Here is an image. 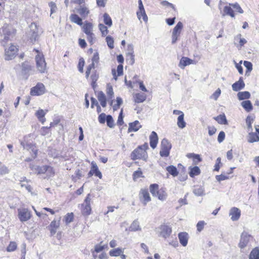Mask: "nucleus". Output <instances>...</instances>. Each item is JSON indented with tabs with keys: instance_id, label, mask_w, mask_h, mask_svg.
I'll use <instances>...</instances> for the list:
<instances>
[{
	"instance_id": "f257e3e1",
	"label": "nucleus",
	"mask_w": 259,
	"mask_h": 259,
	"mask_svg": "<svg viewBox=\"0 0 259 259\" xmlns=\"http://www.w3.org/2000/svg\"><path fill=\"white\" fill-rule=\"evenodd\" d=\"M30 137V135L25 136L24 140L20 142L21 146L24 149H26L27 151H30V153L32 156V158H27L25 159L26 161H30L32 160V159H34L37 156V149H36L35 144L27 141L28 138Z\"/></svg>"
},
{
	"instance_id": "f03ea898",
	"label": "nucleus",
	"mask_w": 259,
	"mask_h": 259,
	"mask_svg": "<svg viewBox=\"0 0 259 259\" xmlns=\"http://www.w3.org/2000/svg\"><path fill=\"white\" fill-rule=\"evenodd\" d=\"M14 32V30L11 27L7 24H5L4 26L0 28V34L2 36L4 35V38L1 40V45L5 47L10 40V36Z\"/></svg>"
},
{
	"instance_id": "7ed1b4c3",
	"label": "nucleus",
	"mask_w": 259,
	"mask_h": 259,
	"mask_svg": "<svg viewBox=\"0 0 259 259\" xmlns=\"http://www.w3.org/2000/svg\"><path fill=\"white\" fill-rule=\"evenodd\" d=\"M34 51L37 53V55L35 56V61L37 69L40 73H44L46 70L47 64L44 56L39 52L38 50L34 49Z\"/></svg>"
},
{
	"instance_id": "20e7f679",
	"label": "nucleus",
	"mask_w": 259,
	"mask_h": 259,
	"mask_svg": "<svg viewBox=\"0 0 259 259\" xmlns=\"http://www.w3.org/2000/svg\"><path fill=\"white\" fill-rule=\"evenodd\" d=\"M92 200V195L89 193L88 194L83 203L81 204V212L83 215H89L91 214L92 208L91 202Z\"/></svg>"
},
{
	"instance_id": "39448f33",
	"label": "nucleus",
	"mask_w": 259,
	"mask_h": 259,
	"mask_svg": "<svg viewBox=\"0 0 259 259\" xmlns=\"http://www.w3.org/2000/svg\"><path fill=\"white\" fill-rule=\"evenodd\" d=\"M252 238L253 237L251 235L245 231H243L240 235L238 247L241 249H244L248 245Z\"/></svg>"
},
{
	"instance_id": "423d86ee",
	"label": "nucleus",
	"mask_w": 259,
	"mask_h": 259,
	"mask_svg": "<svg viewBox=\"0 0 259 259\" xmlns=\"http://www.w3.org/2000/svg\"><path fill=\"white\" fill-rule=\"evenodd\" d=\"M171 148V144L166 139H163L161 142V149L159 152L161 157H167L169 155L170 150Z\"/></svg>"
},
{
	"instance_id": "0eeeda50",
	"label": "nucleus",
	"mask_w": 259,
	"mask_h": 259,
	"mask_svg": "<svg viewBox=\"0 0 259 259\" xmlns=\"http://www.w3.org/2000/svg\"><path fill=\"white\" fill-rule=\"evenodd\" d=\"M131 156V159L134 160L138 159H142L146 161L147 158V154L146 151L138 147L132 152Z\"/></svg>"
},
{
	"instance_id": "6e6552de",
	"label": "nucleus",
	"mask_w": 259,
	"mask_h": 259,
	"mask_svg": "<svg viewBox=\"0 0 259 259\" xmlns=\"http://www.w3.org/2000/svg\"><path fill=\"white\" fill-rule=\"evenodd\" d=\"M30 41L33 44L38 38V28L35 23H32L30 25V32L28 33Z\"/></svg>"
},
{
	"instance_id": "1a4fd4ad",
	"label": "nucleus",
	"mask_w": 259,
	"mask_h": 259,
	"mask_svg": "<svg viewBox=\"0 0 259 259\" xmlns=\"http://www.w3.org/2000/svg\"><path fill=\"white\" fill-rule=\"evenodd\" d=\"M158 236L165 239L167 238L170 235L172 230L170 227L167 225H161L158 228Z\"/></svg>"
},
{
	"instance_id": "9d476101",
	"label": "nucleus",
	"mask_w": 259,
	"mask_h": 259,
	"mask_svg": "<svg viewBox=\"0 0 259 259\" xmlns=\"http://www.w3.org/2000/svg\"><path fill=\"white\" fill-rule=\"evenodd\" d=\"M18 216L20 221L22 222H26L31 218L30 212L27 208L18 209Z\"/></svg>"
},
{
	"instance_id": "9b49d317",
	"label": "nucleus",
	"mask_w": 259,
	"mask_h": 259,
	"mask_svg": "<svg viewBox=\"0 0 259 259\" xmlns=\"http://www.w3.org/2000/svg\"><path fill=\"white\" fill-rule=\"evenodd\" d=\"M18 49L14 45H11L8 49H5V59L10 60L16 56Z\"/></svg>"
},
{
	"instance_id": "f8f14e48",
	"label": "nucleus",
	"mask_w": 259,
	"mask_h": 259,
	"mask_svg": "<svg viewBox=\"0 0 259 259\" xmlns=\"http://www.w3.org/2000/svg\"><path fill=\"white\" fill-rule=\"evenodd\" d=\"M45 92V85L41 83H38L31 89L30 94L32 96H39L44 94Z\"/></svg>"
},
{
	"instance_id": "ddd939ff",
	"label": "nucleus",
	"mask_w": 259,
	"mask_h": 259,
	"mask_svg": "<svg viewBox=\"0 0 259 259\" xmlns=\"http://www.w3.org/2000/svg\"><path fill=\"white\" fill-rule=\"evenodd\" d=\"M138 3L139 11L137 12V17L140 20L142 16L143 20L146 22L148 21V17L146 14L142 0H139Z\"/></svg>"
},
{
	"instance_id": "4468645a",
	"label": "nucleus",
	"mask_w": 259,
	"mask_h": 259,
	"mask_svg": "<svg viewBox=\"0 0 259 259\" xmlns=\"http://www.w3.org/2000/svg\"><path fill=\"white\" fill-rule=\"evenodd\" d=\"M139 198L140 200L143 203L144 206L151 200L149 193L148 190L142 189L139 193Z\"/></svg>"
},
{
	"instance_id": "2eb2a0df",
	"label": "nucleus",
	"mask_w": 259,
	"mask_h": 259,
	"mask_svg": "<svg viewBox=\"0 0 259 259\" xmlns=\"http://www.w3.org/2000/svg\"><path fill=\"white\" fill-rule=\"evenodd\" d=\"M91 165V169L88 175V177H91L94 174L96 177H98L100 179H101L102 177V175L101 172L99 170L97 164L94 162H92Z\"/></svg>"
},
{
	"instance_id": "dca6fc26",
	"label": "nucleus",
	"mask_w": 259,
	"mask_h": 259,
	"mask_svg": "<svg viewBox=\"0 0 259 259\" xmlns=\"http://www.w3.org/2000/svg\"><path fill=\"white\" fill-rule=\"evenodd\" d=\"M241 215L240 210L235 207L231 208L229 212V215L233 221H236L239 220Z\"/></svg>"
},
{
	"instance_id": "f3484780",
	"label": "nucleus",
	"mask_w": 259,
	"mask_h": 259,
	"mask_svg": "<svg viewBox=\"0 0 259 259\" xmlns=\"http://www.w3.org/2000/svg\"><path fill=\"white\" fill-rule=\"evenodd\" d=\"M234 40V44L239 50H241L242 47L247 43V40L245 38H241V34H238L235 36Z\"/></svg>"
},
{
	"instance_id": "a211bd4d",
	"label": "nucleus",
	"mask_w": 259,
	"mask_h": 259,
	"mask_svg": "<svg viewBox=\"0 0 259 259\" xmlns=\"http://www.w3.org/2000/svg\"><path fill=\"white\" fill-rule=\"evenodd\" d=\"M232 87L233 90L235 92L243 89L245 87V83L243 80V78L240 77L238 81L232 84Z\"/></svg>"
},
{
	"instance_id": "6ab92c4d",
	"label": "nucleus",
	"mask_w": 259,
	"mask_h": 259,
	"mask_svg": "<svg viewBox=\"0 0 259 259\" xmlns=\"http://www.w3.org/2000/svg\"><path fill=\"white\" fill-rule=\"evenodd\" d=\"M149 139L151 147L153 149H155L157 146L158 141V138L156 133L153 131L149 137Z\"/></svg>"
},
{
	"instance_id": "aec40b11",
	"label": "nucleus",
	"mask_w": 259,
	"mask_h": 259,
	"mask_svg": "<svg viewBox=\"0 0 259 259\" xmlns=\"http://www.w3.org/2000/svg\"><path fill=\"white\" fill-rule=\"evenodd\" d=\"M60 226V220L56 221L55 220L53 221L50 225L49 226V229L50 231L51 236L55 235L57 232V230Z\"/></svg>"
},
{
	"instance_id": "412c9836",
	"label": "nucleus",
	"mask_w": 259,
	"mask_h": 259,
	"mask_svg": "<svg viewBox=\"0 0 259 259\" xmlns=\"http://www.w3.org/2000/svg\"><path fill=\"white\" fill-rule=\"evenodd\" d=\"M178 237L180 243L183 246H186L188 244V234L186 232H181L178 234Z\"/></svg>"
},
{
	"instance_id": "4be33fe9",
	"label": "nucleus",
	"mask_w": 259,
	"mask_h": 259,
	"mask_svg": "<svg viewBox=\"0 0 259 259\" xmlns=\"http://www.w3.org/2000/svg\"><path fill=\"white\" fill-rule=\"evenodd\" d=\"M141 125L138 120H136L133 122L129 123V126L128 128V132L131 133L133 132L138 131L141 127Z\"/></svg>"
},
{
	"instance_id": "5701e85b",
	"label": "nucleus",
	"mask_w": 259,
	"mask_h": 259,
	"mask_svg": "<svg viewBox=\"0 0 259 259\" xmlns=\"http://www.w3.org/2000/svg\"><path fill=\"white\" fill-rule=\"evenodd\" d=\"M193 193L197 196H202L205 194L204 187L201 186H194Z\"/></svg>"
},
{
	"instance_id": "b1692460",
	"label": "nucleus",
	"mask_w": 259,
	"mask_h": 259,
	"mask_svg": "<svg viewBox=\"0 0 259 259\" xmlns=\"http://www.w3.org/2000/svg\"><path fill=\"white\" fill-rule=\"evenodd\" d=\"M77 12L83 18H85L90 13V11L88 8L83 6H80V7L77 10Z\"/></svg>"
},
{
	"instance_id": "393cba45",
	"label": "nucleus",
	"mask_w": 259,
	"mask_h": 259,
	"mask_svg": "<svg viewBox=\"0 0 259 259\" xmlns=\"http://www.w3.org/2000/svg\"><path fill=\"white\" fill-rule=\"evenodd\" d=\"M248 133L247 141L249 143H252L259 141V137L256 133H253L252 131Z\"/></svg>"
},
{
	"instance_id": "a878e982",
	"label": "nucleus",
	"mask_w": 259,
	"mask_h": 259,
	"mask_svg": "<svg viewBox=\"0 0 259 259\" xmlns=\"http://www.w3.org/2000/svg\"><path fill=\"white\" fill-rule=\"evenodd\" d=\"M192 61L190 58L183 57L181 58L179 66L181 68H184L185 66L191 64Z\"/></svg>"
},
{
	"instance_id": "bb28decb",
	"label": "nucleus",
	"mask_w": 259,
	"mask_h": 259,
	"mask_svg": "<svg viewBox=\"0 0 259 259\" xmlns=\"http://www.w3.org/2000/svg\"><path fill=\"white\" fill-rule=\"evenodd\" d=\"M97 98L101 106L103 107H105L106 106V98L104 93L102 91L99 92L98 94Z\"/></svg>"
},
{
	"instance_id": "cd10ccee",
	"label": "nucleus",
	"mask_w": 259,
	"mask_h": 259,
	"mask_svg": "<svg viewBox=\"0 0 259 259\" xmlns=\"http://www.w3.org/2000/svg\"><path fill=\"white\" fill-rule=\"evenodd\" d=\"M241 105L245 111L248 112L251 111L253 109L251 102L249 100H245L242 102Z\"/></svg>"
},
{
	"instance_id": "c85d7f7f",
	"label": "nucleus",
	"mask_w": 259,
	"mask_h": 259,
	"mask_svg": "<svg viewBox=\"0 0 259 259\" xmlns=\"http://www.w3.org/2000/svg\"><path fill=\"white\" fill-rule=\"evenodd\" d=\"M146 99V96L144 94L137 93L134 96V100L136 103H143Z\"/></svg>"
},
{
	"instance_id": "c756f323",
	"label": "nucleus",
	"mask_w": 259,
	"mask_h": 259,
	"mask_svg": "<svg viewBox=\"0 0 259 259\" xmlns=\"http://www.w3.org/2000/svg\"><path fill=\"white\" fill-rule=\"evenodd\" d=\"M117 75H116V73L115 69H113L112 70V73L114 79L117 80V76H120L123 74V65L121 64L118 65L117 68Z\"/></svg>"
},
{
	"instance_id": "7c9ffc66",
	"label": "nucleus",
	"mask_w": 259,
	"mask_h": 259,
	"mask_svg": "<svg viewBox=\"0 0 259 259\" xmlns=\"http://www.w3.org/2000/svg\"><path fill=\"white\" fill-rule=\"evenodd\" d=\"M46 112L42 109L38 110L35 113V115L38 119V120L43 124L46 121L45 115Z\"/></svg>"
},
{
	"instance_id": "2f4dec72",
	"label": "nucleus",
	"mask_w": 259,
	"mask_h": 259,
	"mask_svg": "<svg viewBox=\"0 0 259 259\" xmlns=\"http://www.w3.org/2000/svg\"><path fill=\"white\" fill-rule=\"evenodd\" d=\"M83 32L87 35L93 33V25L91 23L85 22L83 26Z\"/></svg>"
},
{
	"instance_id": "473e14b6",
	"label": "nucleus",
	"mask_w": 259,
	"mask_h": 259,
	"mask_svg": "<svg viewBox=\"0 0 259 259\" xmlns=\"http://www.w3.org/2000/svg\"><path fill=\"white\" fill-rule=\"evenodd\" d=\"M177 125L180 128H184L186 127V123L184 121V114H181L178 117Z\"/></svg>"
},
{
	"instance_id": "72a5a7b5",
	"label": "nucleus",
	"mask_w": 259,
	"mask_h": 259,
	"mask_svg": "<svg viewBox=\"0 0 259 259\" xmlns=\"http://www.w3.org/2000/svg\"><path fill=\"white\" fill-rule=\"evenodd\" d=\"M249 259H259V248L256 247L251 251Z\"/></svg>"
},
{
	"instance_id": "f704fd0d",
	"label": "nucleus",
	"mask_w": 259,
	"mask_h": 259,
	"mask_svg": "<svg viewBox=\"0 0 259 259\" xmlns=\"http://www.w3.org/2000/svg\"><path fill=\"white\" fill-rule=\"evenodd\" d=\"M237 97L239 100L248 99L250 97V94L247 91L239 92L237 94Z\"/></svg>"
},
{
	"instance_id": "c9c22d12",
	"label": "nucleus",
	"mask_w": 259,
	"mask_h": 259,
	"mask_svg": "<svg viewBox=\"0 0 259 259\" xmlns=\"http://www.w3.org/2000/svg\"><path fill=\"white\" fill-rule=\"evenodd\" d=\"M183 27V23L179 22L173 29L172 33L180 36Z\"/></svg>"
},
{
	"instance_id": "e433bc0d",
	"label": "nucleus",
	"mask_w": 259,
	"mask_h": 259,
	"mask_svg": "<svg viewBox=\"0 0 259 259\" xmlns=\"http://www.w3.org/2000/svg\"><path fill=\"white\" fill-rule=\"evenodd\" d=\"M70 20L79 25L82 24V19L79 17L77 14H71L70 16Z\"/></svg>"
},
{
	"instance_id": "4c0bfd02",
	"label": "nucleus",
	"mask_w": 259,
	"mask_h": 259,
	"mask_svg": "<svg viewBox=\"0 0 259 259\" xmlns=\"http://www.w3.org/2000/svg\"><path fill=\"white\" fill-rule=\"evenodd\" d=\"M166 170L173 177H176L179 174L177 168L174 165H169L166 167Z\"/></svg>"
},
{
	"instance_id": "58836bf2",
	"label": "nucleus",
	"mask_w": 259,
	"mask_h": 259,
	"mask_svg": "<svg viewBox=\"0 0 259 259\" xmlns=\"http://www.w3.org/2000/svg\"><path fill=\"white\" fill-rule=\"evenodd\" d=\"M123 252V250L120 248H117L110 250L109 254L111 256H118Z\"/></svg>"
},
{
	"instance_id": "ea45409f",
	"label": "nucleus",
	"mask_w": 259,
	"mask_h": 259,
	"mask_svg": "<svg viewBox=\"0 0 259 259\" xmlns=\"http://www.w3.org/2000/svg\"><path fill=\"white\" fill-rule=\"evenodd\" d=\"M217 122L221 124H227L228 121L225 114H221L215 118Z\"/></svg>"
},
{
	"instance_id": "a19ab883",
	"label": "nucleus",
	"mask_w": 259,
	"mask_h": 259,
	"mask_svg": "<svg viewBox=\"0 0 259 259\" xmlns=\"http://www.w3.org/2000/svg\"><path fill=\"white\" fill-rule=\"evenodd\" d=\"M200 173V168L197 166H194L193 167L191 168L190 171L189 172V175L191 177L193 178L195 176H198Z\"/></svg>"
},
{
	"instance_id": "79ce46f5",
	"label": "nucleus",
	"mask_w": 259,
	"mask_h": 259,
	"mask_svg": "<svg viewBox=\"0 0 259 259\" xmlns=\"http://www.w3.org/2000/svg\"><path fill=\"white\" fill-rule=\"evenodd\" d=\"M253 118L251 117L250 116H248L246 119V123L247 125V132H252L253 131L252 127V123L253 122Z\"/></svg>"
},
{
	"instance_id": "37998d69",
	"label": "nucleus",
	"mask_w": 259,
	"mask_h": 259,
	"mask_svg": "<svg viewBox=\"0 0 259 259\" xmlns=\"http://www.w3.org/2000/svg\"><path fill=\"white\" fill-rule=\"evenodd\" d=\"M224 12L225 15L230 16L232 18L235 17L234 11L230 6H225L224 9Z\"/></svg>"
},
{
	"instance_id": "c03bdc74",
	"label": "nucleus",
	"mask_w": 259,
	"mask_h": 259,
	"mask_svg": "<svg viewBox=\"0 0 259 259\" xmlns=\"http://www.w3.org/2000/svg\"><path fill=\"white\" fill-rule=\"evenodd\" d=\"M150 191L152 194L155 196L160 191L158 190V185L156 184H153L150 186Z\"/></svg>"
},
{
	"instance_id": "a18cd8bd",
	"label": "nucleus",
	"mask_w": 259,
	"mask_h": 259,
	"mask_svg": "<svg viewBox=\"0 0 259 259\" xmlns=\"http://www.w3.org/2000/svg\"><path fill=\"white\" fill-rule=\"evenodd\" d=\"M103 19L104 23L108 25L109 27L111 26L112 25V21L111 17L107 13H105L103 15Z\"/></svg>"
},
{
	"instance_id": "49530a36",
	"label": "nucleus",
	"mask_w": 259,
	"mask_h": 259,
	"mask_svg": "<svg viewBox=\"0 0 259 259\" xmlns=\"http://www.w3.org/2000/svg\"><path fill=\"white\" fill-rule=\"evenodd\" d=\"M131 48V52H128L127 55L130 56V64L133 65L135 63V55L134 54V48L132 45H128V48Z\"/></svg>"
},
{
	"instance_id": "de8ad7c7",
	"label": "nucleus",
	"mask_w": 259,
	"mask_h": 259,
	"mask_svg": "<svg viewBox=\"0 0 259 259\" xmlns=\"http://www.w3.org/2000/svg\"><path fill=\"white\" fill-rule=\"evenodd\" d=\"M130 230L132 231H136L141 230L139 223L138 221H134L131 224Z\"/></svg>"
},
{
	"instance_id": "09e8293b",
	"label": "nucleus",
	"mask_w": 259,
	"mask_h": 259,
	"mask_svg": "<svg viewBox=\"0 0 259 259\" xmlns=\"http://www.w3.org/2000/svg\"><path fill=\"white\" fill-rule=\"evenodd\" d=\"M30 66L27 63H23L22 64V70L23 73L26 74L30 70Z\"/></svg>"
},
{
	"instance_id": "8fccbe9b",
	"label": "nucleus",
	"mask_w": 259,
	"mask_h": 259,
	"mask_svg": "<svg viewBox=\"0 0 259 259\" xmlns=\"http://www.w3.org/2000/svg\"><path fill=\"white\" fill-rule=\"evenodd\" d=\"M9 172L8 167L0 161V175H4Z\"/></svg>"
},
{
	"instance_id": "3c124183",
	"label": "nucleus",
	"mask_w": 259,
	"mask_h": 259,
	"mask_svg": "<svg viewBox=\"0 0 259 259\" xmlns=\"http://www.w3.org/2000/svg\"><path fill=\"white\" fill-rule=\"evenodd\" d=\"M106 121L107 122V125L110 128L114 127V120L111 115H108Z\"/></svg>"
},
{
	"instance_id": "603ef678",
	"label": "nucleus",
	"mask_w": 259,
	"mask_h": 259,
	"mask_svg": "<svg viewBox=\"0 0 259 259\" xmlns=\"http://www.w3.org/2000/svg\"><path fill=\"white\" fill-rule=\"evenodd\" d=\"M243 64L247 69L245 72V75H247V72H250L252 70V64L247 61H244Z\"/></svg>"
},
{
	"instance_id": "864d4df0",
	"label": "nucleus",
	"mask_w": 259,
	"mask_h": 259,
	"mask_svg": "<svg viewBox=\"0 0 259 259\" xmlns=\"http://www.w3.org/2000/svg\"><path fill=\"white\" fill-rule=\"evenodd\" d=\"M106 93L109 99H112L114 96L113 88L111 85L109 84L107 85Z\"/></svg>"
},
{
	"instance_id": "5fc2aeb1",
	"label": "nucleus",
	"mask_w": 259,
	"mask_h": 259,
	"mask_svg": "<svg viewBox=\"0 0 259 259\" xmlns=\"http://www.w3.org/2000/svg\"><path fill=\"white\" fill-rule=\"evenodd\" d=\"M106 40L108 47L110 49L114 48V40L111 36H107L106 38Z\"/></svg>"
},
{
	"instance_id": "6e6d98bb",
	"label": "nucleus",
	"mask_w": 259,
	"mask_h": 259,
	"mask_svg": "<svg viewBox=\"0 0 259 259\" xmlns=\"http://www.w3.org/2000/svg\"><path fill=\"white\" fill-rule=\"evenodd\" d=\"M36 172L37 175L43 174L47 171V165H43L42 166H38L36 167Z\"/></svg>"
},
{
	"instance_id": "4d7b16f0",
	"label": "nucleus",
	"mask_w": 259,
	"mask_h": 259,
	"mask_svg": "<svg viewBox=\"0 0 259 259\" xmlns=\"http://www.w3.org/2000/svg\"><path fill=\"white\" fill-rule=\"evenodd\" d=\"M99 28L100 30L101 31L103 36H105L108 33L107 27L103 24H99Z\"/></svg>"
},
{
	"instance_id": "13d9d810",
	"label": "nucleus",
	"mask_w": 259,
	"mask_h": 259,
	"mask_svg": "<svg viewBox=\"0 0 259 259\" xmlns=\"http://www.w3.org/2000/svg\"><path fill=\"white\" fill-rule=\"evenodd\" d=\"M84 60L82 58H81L79 60L78 64V69L80 72L82 73L83 72V67L84 65Z\"/></svg>"
},
{
	"instance_id": "bf43d9fd",
	"label": "nucleus",
	"mask_w": 259,
	"mask_h": 259,
	"mask_svg": "<svg viewBox=\"0 0 259 259\" xmlns=\"http://www.w3.org/2000/svg\"><path fill=\"white\" fill-rule=\"evenodd\" d=\"M73 220V213H68L65 217V221L66 224H69Z\"/></svg>"
},
{
	"instance_id": "052dcab7",
	"label": "nucleus",
	"mask_w": 259,
	"mask_h": 259,
	"mask_svg": "<svg viewBox=\"0 0 259 259\" xmlns=\"http://www.w3.org/2000/svg\"><path fill=\"white\" fill-rule=\"evenodd\" d=\"M17 248V244L15 242H11L9 246L7 248V250L8 252L14 251Z\"/></svg>"
},
{
	"instance_id": "680f3d73",
	"label": "nucleus",
	"mask_w": 259,
	"mask_h": 259,
	"mask_svg": "<svg viewBox=\"0 0 259 259\" xmlns=\"http://www.w3.org/2000/svg\"><path fill=\"white\" fill-rule=\"evenodd\" d=\"M230 6H231L234 9H235L237 12L240 14L243 13V10L240 7V5L238 3L235 4H229Z\"/></svg>"
},
{
	"instance_id": "e2e57ef3",
	"label": "nucleus",
	"mask_w": 259,
	"mask_h": 259,
	"mask_svg": "<svg viewBox=\"0 0 259 259\" xmlns=\"http://www.w3.org/2000/svg\"><path fill=\"white\" fill-rule=\"evenodd\" d=\"M49 7L51 9V16L54 13L56 12L57 10V7L55 3L51 2L49 4Z\"/></svg>"
},
{
	"instance_id": "0e129e2a",
	"label": "nucleus",
	"mask_w": 259,
	"mask_h": 259,
	"mask_svg": "<svg viewBox=\"0 0 259 259\" xmlns=\"http://www.w3.org/2000/svg\"><path fill=\"white\" fill-rule=\"evenodd\" d=\"M156 196H157L159 200L163 201L166 198V194L163 191H160Z\"/></svg>"
},
{
	"instance_id": "69168bd1",
	"label": "nucleus",
	"mask_w": 259,
	"mask_h": 259,
	"mask_svg": "<svg viewBox=\"0 0 259 259\" xmlns=\"http://www.w3.org/2000/svg\"><path fill=\"white\" fill-rule=\"evenodd\" d=\"M123 110L121 109L119 113L118 117V119H117V124H118L119 125H121L123 124Z\"/></svg>"
},
{
	"instance_id": "338daca9",
	"label": "nucleus",
	"mask_w": 259,
	"mask_h": 259,
	"mask_svg": "<svg viewBox=\"0 0 259 259\" xmlns=\"http://www.w3.org/2000/svg\"><path fill=\"white\" fill-rule=\"evenodd\" d=\"M107 115H106L105 113H102L100 114L98 117V120L100 123L103 124L105 123Z\"/></svg>"
},
{
	"instance_id": "774afa93",
	"label": "nucleus",
	"mask_w": 259,
	"mask_h": 259,
	"mask_svg": "<svg viewBox=\"0 0 259 259\" xmlns=\"http://www.w3.org/2000/svg\"><path fill=\"white\" fill-rule=\"evenodd\" d=\"M215 179L218 181L221 182L222 181H224V180L228 179L229 176L227 175L221 174L220 175L216 176Z\"/></svg>"
}]
</instances>
